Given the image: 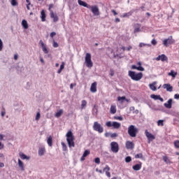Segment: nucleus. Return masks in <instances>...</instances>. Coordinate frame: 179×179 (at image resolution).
I'll return each mask as SVG.
<instances>
[{
  "instance_id": "f8f14e48",
  "label": "nucleus",
  "mask_w": 179,
  "mask_h": 179,
  "mask_svg": "<svg viewBox=\"0 0 179 179\" xmlns=\"http://www.w3.org/2000/svg\"><path fill=\"white\" fill-rule=\"evenodd\" d=\"M50 17L53 19V22L55 23H57L59 20V18L58 17V15L54 14V11L50 10Z\"/></svg>"
},
{
  "instance_id": "4468645a",
  "label": "nucleus",
  "mask_w": 179,
  "mask_h": 179,
  "mask_svg": "<svg viewBox=\"0 0 179 179\" xmlns=\"http://www.w3.org/2000/svg\"><path fill=\"white\" fill-rule=\"evenodd\" d=\"M164 106L166 107V108H171L173 106V99H169L167 103H165Z\"/></svg>"
},
{
  "instance_id": "393cba45",
  "label": "nucleus",
  "mask_w": 179,
  "mask_h": 179,
  "mask_svg": "<svg viewBox=\"0 0 179 179\" xmlns=\"http://www.w3.org/2000/svg\"><path fill=\"white\" fill-rule=\"evenodd\" d=\"M18 166L20 169H21L22 171H24V164H23V162L20 160V159H18Z\"/></svg>"
},
{
  "instance_id": "58836bf2",
  "label": "nucleus",
  "mask_w": 179,
  "mask_h": 179,
  "mask_svg": "<svg viewBox=\"0 0 179 179\" xmlns=\"http://www.w3.org/2000/svg\"><path fill=\"white\" fill-rule=\"evenodd\" d=\"M12 6H17V0H11Z\"/></svg>"
},
{
  "instance_id": "ddd939ff",
  "label": "nucleus",
  "mask_w": 179,
  "mask_h": 179,
  "mask_svg": "<svg viewBox=\"0 0 179 179\" xmlns=\"http://www.w3.org/2000/svg\"><path fill=\"white\" fill-rule=\"evenodd\" d=\"M126 148L127 149H130L131 150H132V149L135 148V144H134L131 141H127Z\"/></svg>"
},
{
  "instance_id": "dca6fc26",
  "label": "nucleus",
  "mask_w": 179,
  "mask_h": 179,
  "mask_svg": "<svg viewBox=\"0 0 179 179\" xmlns=\"http://www.w3.org/2000/svg\"><path fill=\"white\" fill-rule=\"evenodd\" d=\"M133 170L134 171H139L142 169V162H139V164H136V165L132 166Z\"/></svg>"
},
{
  "instance_id": "0e129e2a",
  "label": "nucleus",
  "mask_w": 179,
  "mask_h": 179,
  "mask_svg": "<svg viewBox=\"0 0 179 179\" xmlns=\"http://www.w3.org/2000/svg\"><path fill=\"white\" fill-rule=\"evenodd\" d=\"M174 99H176V100H179V94H176L174 95Z\"/></svg>"
},
{
  "instance_id": "5701e85b",
  "label": "nucleus",
  "mask_w": 179,
  "mask_h": 179,
  "mask_svg": "<svg viewBox=\"0 0 179 179\" xmlns=\"http://www.w3.org/2000/svg\"><path fill=\"white\" fill-rule=\"evenodd\" d=\"M22 26L23 29H29V24L27 23V20H22Z\"/></svg>"
},
{
  "instance_id": "3c124183",
  "label": "nucleus",
  "mask_w": 179,
  "mask_h": 179,
  "mask_svg": "<svg viewBox=\"0 0 179 179\" xmlns=\"http://www.w3.org/2000/svg\"><path fill=\"white\" fill-rule=\"evenodd\" d=\"M53 47L55 48H58L59 47L58 43L55 42V41H53Z\"/></svg>"
},
{
  "instance_id": "13d9d810",
  "label": "nucleus",
  "mask_w": 179,
  "mask_h": 179,
  "mask_svg": "<svg viewBox=\"0 0 179 179\" xmlns=\"http://www.w3.org/2000/svg\"><path fill=\"white\" fill-rule=\"evenodd\" d=\"M64 68H65V63L62 62L60 65V69L64 70Z\"/></svg>"
},
{
  "instance_id": "c03bdc74",
  "label": "nucleus",
  "mask_w": 179,
  "mask_h": 179,
  "mask_svg": "<svg viewBox=\"0 0 179 179\" xmlns=\"http://www.w3.org/2000/svg\"><path fill=\"white\" fill-rule=\"evenodd\" d=\"M3 49V42H2V39L0 38V51H2Z\"/></svg>"
},
{
  "instance_id": "72a5a7b5",
  "label": "nucleus",
  "mask_w": 179,
  "mask_h": 179,
  "mask_svg": "<svg viewBox=\"0 0 179 179\" xmlns=\"http://www.w3.org/2000/svg\"><path fill=\"white\" fill-rule=\"evenodd\" d=\"M169 76H172V78H176L177 76V73L174 72V71L171 70L170 73H169Z\"/></svg>"
},
{
  "instance_id": "39448f33",
  "label": "nucleus",
  "mask_w": 179,
  "mask_h": 179,
  "mask_svg": "<svg viewBox=\"0 0 179 179\" xmlns=\"http://www.w3.org/2000/svg\"><path fill=\"white\" fill-rule=\"evenodd\" d=\"M93 129L94 131L99 132V134H103V132H104V128L97 122H94Z\"/></svg>"
},
{
  "instance_id": "6e6d98bb",
  "label": "nucleus",
  "mask_w": 179,
  "mask_h": 179,
  "mask_svg": "<svg viewBox=\"0 0 179 179\" xmlns=\"http://www.w3.org/2000/svg\"><path fill=\"white\" fill-rule=\"evenodd\" d=\"M114 74H115L114 70L113 69H111L110 70V76H114Z\"/></svg>"
},
{
  "instance_id": "5fc2aeb1",
  "label": "nucleus",
  "mask_w": 179,
  "mask_h": 179,
  "mask_svg": "<svg viewBox=\"0 0 179 179\" xmlns=\"http://www.w3.org/2000/svg\"><path fill=\"white\" fill-rule=\"evenodd\" d=\"M151 44H152V45H156V44H157V41H156V39H152L151 41Z\"/></svg>"
},
{
  "instance_id": "2f4dec72",
  "label": "nucleus",
  "mask_w": 179,
  "mask_h": 179,
  "mask_svg": "<svg viewBox=\"0 0 179 179\" xmlns=\"http://www.w3.org/2000/svg\"><path fill=\"white\" fill-rule=\"evenodd\" d=\"M87 104V101H86V100H83L81 102V110H83V108L86 107Z\"/></svg>"
},
{
  "instance_id": "ea45409f",
  "label": "nucleus",
  "mask_w": 179,
  "mask_h": 179,
  "mask_svg": "<svg viewBox=\"0 0 179 179\" xmlns=\"http://www.w3.org/2000/svg\"><path fill=\"white\" fill-rule=\"evenodd\" d=\"M40 117H41V115L40 114V112H38L35 117L36 121H38V120H40Z\"/></svg>"
},
{
  "instance_id": "a211bd4d",
  "label": "nucleus",
  "mask_w": 179,
  "mask_h": 179,
  "mask_svg": "<svg viewBox=\"0 0 179 179\" xmlns=\"http://www.w3.org/2000/svg\"><path fill=\"white\" fill-rule=\"evenodd\" d=\"M90 90L92 93H96V92H97V83L94 82L92 84Z\"/></svg>"
},
{
  "instance_id": "aec40b11",
  "label": "nucleus",
  "mask_w": 179,
  "mask_h": 179,
  "mask_svg": "<svg viewBox=\"0 0 179 179\" xmlns=\"http://www.w3.org/2000/svg\"><path fill=\"white\" fill-rule=\"evenodd\" d=\"M163 87L166 89V92H173V86L170 84H164Z\"/></svg>"
},
{
  "instance_id": "a19ab883",
  "label": "nucleus",
  "mask_w": 179,
  "mask_h": 179,
  "mask_svg": "<svg viewBox=\"0 0 179 179\" xmlns=\"http://www.w3.org/2000/svg\"><path fill=\"white\" fill-rule=\"evenodd\" d=\"M174 146L176 149H179V141H174Z\"/></svg>"
},
{
  "instance_id": "bf43d9fd",
  "label": "nucleus",
  "mask_w": 179,
  "mask_h": 179,
  "mask_svg": "<svg viewBox=\"0 0 179 179\" xmlns=\"http://www.w3.org/2000/svg\"><path fill=\"white\" fill-rule=\"evenodd\" d=\"M131 10H134V12H135L136 13H138V12H139V10H141V8L132 9Z\"/></svg>"
},
{
  "instance_id": "9b49d317",
  "label": "nucleus",
  "mask_w": 179,
  "mask_h": 179,
  "mask_svg": "<svg viewBox=\"0 0 179 179\" xmlns=\"http://www.w3.org/2000/svg\"><path fill=\"white\" fill-rule=\"evenodd\" d=\"M78 3L80 6H84V8H87V9H90V8H92V6L82 0H78Z\"/></svg>"
},
{
  "instance_id": "2eb2a0df",
  "label": "nucleus",
  "mask_w": 179,
  "mask_h": 179,
  "mask_svg": "<svg viewBox=\"0 0 179 179\" xmlns=\"http://www.w3.org/2000/svg\"><path fill=\"white\" fill-rule=\"evenodd\" d=\"M151 99H153L154 100H159V101H164V99L160 96V95H156V94H151L150 95Z\"/></svg>"
},
{
  "instance_id": "8fccbe9b",
  "label": "nucleus",
  "mask_w": 179,
  "mask_h": 179,
  "mask_svg": "<svg viewBox=\"0 0 179 179\" xmlns=\"http://www.w3.org/2000/svg\"><path fill=\"white\" fill-rule=\"evenodd\" d=\"M106 127H113V123L109 121L106 123Z\"/></svg>"
},
{
  "instance_id": "37998d69",
  "label": "nucleus",
  "mask_w": 179,
  "mask_h": 179,
  "mask_svg": "<svg viewBox=\"0 0 179 179\" xmlns=\"http://www.w3.org/2000/svg\"><path fill=\"white\" fill-rule=\"evenodd\" d=\"M139 31H141V27H137L134 28V33H139Z\"/></svg>"
},
{
  "instance_id": "f704fd0d",
  "label": "nucleus",
  "mask_w": 179,
  "mask_h": 179,
  "mask_svg": "<svg viewBox=\"0 0 179 179\" xmlns=\"http://www.w3.org/2000/svg\"><path fill=\"white\" fill-rule=\"evenodd\" d=\"M135 159H143V155L142 153L136 154Z\"/></svg>"
},
{
  "instance_id": "6ab92c4d",
  "label": "nucleus",
  "mask_w": 179,
  "mask_h": 179,
  "mask_svg": "<svg viewBox=\"0 0 179 179\" xmlns=\"http://www.w3.org/2000/svg\"><path fill=\"white\" fill-rule=\"evenodd\" d=\"M19 156H20V159H22V160H30V157L26 155L23 152H20Z\"/></svg>"
},
{
  "instance_id": "f03ea898",
  "label": "nucleus",
  "mask_w": 179,
  "mask_h": 179,
  "mask_svg": "<svg viewBox=\"0 0 179 179\" xmlns=\"http://www.w3.org/2000/svg\"><path fill=\"white\" fill-rule=\"evenodd\" d=\"M129 76L132 79V80L138 82V80H141V78H143V73L141 72L136 73L135 71H129Z\"/></svg>"
},
{
  "instance_id": "338daca9",
  "label": "nucleus",
  "mask_w": 179,
  "mask_h": 179,
  "mask_svg": "<svg viewBox=\"0 0 179 179\" xmlns=\"http://www.w3.org/2000/svg\"><path fill=\"white\" fill-rule=\"evenodd\" d=\"M127 51H131V50H132V46H129L126 48Z\"/></svg>"
},
{
  "instance_id": "49530a36",
  "label": "nucleus",
  "mask_w": 179,
  "mask_h": 179,
  "mask_svg": "<svg viewBox=\"0 0 179 179\" xmlns=\"http://www.w3.org/2000/svg\"><path fill=\"white\" fill-rule=\"evenodd\" d=\"M137 71H145V68L142 67V66H137Z\"/></svg>"
},
{
  "instance_id": "412c9836",
  "label": "nucleus",
  "mask_w": 179,
  "mask_h": 179,
  "mask_svg": "<svg viewBox=\"0 0 179 179\" xmlns=\"http://www.w3.org/2000/svg\"><path fill=\"white\" fill-rule=\"evenodd\" d=\"M113 127L114 129H120V128H121V123L117 122H113Z\"/></svg>"
},
{
  "instance_id": "603ef678",
  "label": "nucleus",
  "mask_w": 179,
  "mask_h": 179,
  "mask_svg": "<svg viewBox=\"0 0 179 179\" xmlns=\"http://www.w3.org/2000/svg\"><path fill=\"white\" fill-rule=\"evenodd\" d=\"M94 162L96 164H100V159L99 157L95 158Z\"/></svg>"
},
{
  "instance_id": "6e6552de",
  "label": "nucleus",
  "mask_w": 179,
  "mask_h": 179,
  "mask_svg": "<svg viewBox=\"0 0 179 179\" xmlns=\"http://www.w3.org/2000/svg\"><path fill=\"white\" fill-rule=\"evenodd\" d=\"M145 136L148 138V143H150V142H152V141H155V139H156V137L155 136V135L152 134V133H150L149 131H148V129L145 130Z\"/></svg>"
},
{
  "instance_id": "7ed1b4c3",
  "label": "nucleus",
  "mask_w": 179,
  "mask_h": 179,
  "mask_svg": "<svg viewBox=\"0 0 179 179\" xmlns=\"http://www.w3.org/2000/svg\"><path fill=\"white\" fill-rule=\"evenodd\" d=\"M128 134L131 138H135L138 134V128L135 127L134 125H130L128 128Z\"/></svg>"
},
{
  "instance_id": "20e7f679",
  "label": "nucleus",
  "mask_w": 179,
  "mask_h": 179,
  "mask_svg": "<svg viewBox=\"0 0 179 179\" xmlns=\"http://www.w3.org/2000/svg\"><path fill=\"white\" fill-rule=\"evenodd\" d=\"M85 61L87 68H93V62H92V55L90 53H87L85 55Z\"/></svg>"
},
{
  "instance_id": "b1692460",
  "label": "nucleus",
  "mask_w": 179,
  "mask_h": 179,
  "mask_svg": "<svg viewBox=\"0 0 179 179\" xmlns=\"http://www.w3.org/2000/svg\"><path fill=\"white\" fill-rule=\"evenodd\" d=\"M149 87L153 92H156V90H157V88L156 87V82H154L152 84H150Z\"/></svg>"
},
{
  "instance_id": "c85d7f7f",
  "label": "nucleus",
  "mask_w": 179,
  "mask_h": 179,
  "mask_svg": "<svg viewBox=\"0 0 179 179\" xmlns=\"http://www.w3.org/2000/svg\"><path fill=\"white\" fill-rule=\"evenodd\" d=\"M48 146H52V136H50L47 139Z\"/></svg>"
},
{
  "instance_id": "864d4df0",
  "label": "nucleus",
  "mask_w": 179,
  "mask_h": 179,
  "mask_svg": "<svg viewBox=\"0 0 179 179\" xmlns=\"http://www.w3.org/2000/svg\"><path fill=\"white\" fill-rule=\"evenodd\" d=\"M3 110L1 111V117H5V114H6V112L5 111V108H2Z\"/></svg>"
},
{
  "instance_id": "7c9ffc66",
  "label": "nucleus",
  "mask_w": 179,
  "mask_h": 179,
  "mask_svg": "<svg viewBox=\"0 0 179 179\" xmlns=\"http://www.w3.org/2000/svg\"><path fill=\"white\" fill-rule=\"evenodd\" d=\"M160 56H161V61H162V62H164V61L169 60V58L167 57V56H166V55L162 54Z\"/></svg>"
},
{
  "instance_id": "de8ad7c7",
  "label": "nucleus",
  "mask_w": 179,
  "mask_h": 179,
  "mask_svg": "<svg viewBox=\"0 0 179 179\" xmlns=\"http://www.w3.org/2000/svg\"><path fill=\"white\" fill-rule=\"evenodd\" d=\"M114 120H119L120 121H122L123 118L122 116H115Z\"/></svg>"
},
{
  "instance_id": "4d7b16f0",
  "label": "nucleus",
  "mask_w": 179,
  "mask_h": 179,
  "mask_svg": "<svg viewBox=\"0 0 179 179\" xmlns=\"http://www.w3.org/2000/svg\"><path fill=\"white\" fill-rule=\"evenodd\" d=\"M105 173H106L107 177H108V178H110V177H111V173H110L109 171H106Z\"/></svg>"
},
{
  "instance_id": "e433bc0d",
  "label": "nucleus",
  "mask_w": 179,
  "mask_h": 179,
  "mask_svg": "<svg viewBox=\"0 0 179 179\" xmlns=\"http://www.w3.org/2000/svg\"><path fill=\"white\" fill-rule=\"evenodd\" d=\"M164 121L163 120H159L157 121V125L161 127H163L164 125Z\"/></svg>"
},
{
  "instance_id": "09e8293b",
  "label": "nucleus",
  "mask_w": 179,
  "mask_h": 179,
  "mask_svg": "<svg viewBox=\"0 0 179 179\" xmlns=\"http://www.w3.org/2000/svg\"><path fill=\"white\" fill-rule=\"evenodd\" d=\"M103 171H110V166H108V165H106V166L103 169Z\"/></svg>"
},
{
  "instance_id": "680f3d73",
  "label": "nucleus",
  "mask_w": 179,
  "mask_h": 179,
  "mask_svg": "<svg viewBox=\"0 0 179 179\" xmlns=\"http://www.w3.org/2000/svg\"><path fill=\"white\" fill-rule=\"evenodd\" d=\"M52 8H54V4L51 3L49 5V10L51 12V9H52Z\"/></svg>"
},
{
  "instance_id": "79ce46f5",
  "label": "nucleus",
  "mask_w": 179,
  "mask_h": 179,
  "mask_svg": "<svg viewBox=\"0 0 179 179\" xmlns=\"http://www.w3.org/2000/svg\"><path fill=\"white\" fill-rule=\"evenodd\" d=\"M117 100H118V101L122 102L123 100H127V98H125V96H118Z\"/></svg>"
},
{
  "instance_id": "c756f323",
  "label": "nucleus",
  "mask_w": 179,
  "mask_h": 179,
  "mask_svg": "<svg viewBox=\"0 0 179 179\" xmlns=\"http://www.w3.org/2000/svg\"><path fill=\"white\" fill-rule=\"evenodd\" d=\"M163 160L166 164H171V161L169 159V157L167 156H164Z\"/></svg>"
},
{
  "instance_id": "a878e982",
  "label": "nucleus",
  "mask_w": 179,
  "mask_h": 179,
  "mask_svg": "<svg viewBox=\"0 0 179 179\" xmlns=\"http://www.w3.org/2000/svg\"><path fill=\"white\" fill-rule=\"evenodd\" d=\"M110 113V114H115V113H117V108L115 106L111 105Z\"/></svg>"
},
{
  "instance_id": "f257e3e1",
  "label": "nucleus",
  "mask_w": 179,
  "mask_h": 179,
  "mask_svg": "<svg viewBox=\"0 0 179 179\" xmlns=\"http://www.w3.org/2000/svg\"><path fill=\"white\" fill-rule=\"evenodd\" d=\"M66 141L69 145V148H75V136H73V133L72 131H69L66 134Z\"/></svg>"
},
{
  "instance_id": "bb28decb",
  "label": "nucleus",
  "mask_w": 179,
  "mask_h": 179,
  "mask_svg": "<svg viewBox=\"0 0 179 179\" xmlns=\"http://www.w3.org/2000/svg\"><path fill=\"white\" fill-rule=\"evenodd\" d=\"M63 113H64V110L60 109L59 111H57L55 113V117H56V118H59V117L62 115Z\"/></svg>"
},
{
  "instance_id": "cd10ccee",
  "label": "nucleus",
  "mask_w": 179,
  "mask_h": 179,
  "mask_svg": "<svg viewBox=\"0 0 179 179\" xmlns=\"http://www.w3.org/2000/svg\"><path fill=\"white\" fill-rule=\"evenodd\" d=\"M134 14V10H130L128 13H125L123 14V17H129V16H132V15Z\"/></svg>"
},
{
  "instance_id": "423d86ee",
  "label": "nucleus",
  "mask_w": 179,
  "mask_h": 179,
  "mask_svg": "<svg viewBox=\"0 0 179 179\" xmlns=\"http://www.w3.org/2000/svg\"><path fill=\"white\" fill-rule=\"evenodd\" d=\"M110 149L113 153H118V152L120 150V145H118V143H117L115 141L111 142L110 143Z\"/></svg>"
},
{
  "instance_id": "473e14b6",
  "label": "nucleus",
  "mask_w": 179,
  "mask_h": 179,
  "mask_svg": "<svg viewBox=\"0 0 179 179\" xmlns=\"http://www.w3.org/2000/svg\"><path fill=\"white\" fill-rule=\"evenodd\" d=\"M62 146L63 152H66V150H68V147L66 146V144H65V143L62 142Z\"/></svg>"
},
{
  "instance_id": "0eeeda50",
  "label": "nucleus",
  "mask_w": 179,
  "mask_h": 179,
  "mask_svg": "<svg viewBox=\"0 0 179 179\" xmlns=\"http://www.w3.org/2000/svg\"><path fill=\"white\" fill-rule=\"evenodd\" d=\"M174 43H176V41L174 39H173L172 36H169L168 38L165 39L163 41V44L164 45V47H169V45H171L174 44Z\"/></svg>"
},
{
  "instance_id": "c9c22d12",
  "label": "nucleus",
  "mask_w": 179,
  "mask_h": 179,
  "mask_svg": "<svg viewBox=\"0 0 179 179\" xmlns=\"http://www.w3.org/2000/svg\"><path fill=\"white\" fill-rule=\"evenodd\" d=\"M125 162L126 163H131V162H132V157H131L130 156L126 157Z\"/></svg>"
},
{
  "instance_id": "69168bd1",
  "label": "nucleus",
  "mask_w": 179,
  "mask_h": 179,
  "mask_svg": "<svg viewBox=\"0 0 179 179\" xmlns=\"http://www.w3.org/2000/svg\"><path fill=\"white\" fill-rule=\"evenodd\" d=\"M145 45H146V43H141L139 44V47H140V48L145 47Z\"/></svg>"
},
{
  "instance_id": "f3484780",
  "label": "nucleus",
  "mask_w": 179,
  "mask_h": 179,
  "mask_svg": "<svg viewBox=\"0 0 179 179\" xmlns=\"http://www.w3.org/2000/svg\"><path fill=\"white\" fill-rule=\"evenodd\" d=\"M45 153V147L42 146L39 148L38 151V156H44Z\"/></svg>"
},
{
  "instance_id": "052dcab7",
  "label": "nucleus",
  "mask_w": 179,
  "mask_h": 179,
  "mask_svg": "<svg viewBox=\"0 0 179 179\" xmlns=\"http://www.w3.org/2000/svg\"><path fill=\"white\" fill-rule=\"evenodd\" d=\"M56 35H57V33H55V31L50 33V37L52 38V37H54V36H56Z\"/></svg>"
},
{
  "instance_id": "1a4fd4ad",
  "label": "nucleus",
  "mask_w": 179,
  "mask_h": 179,
  "mask_svg": "<svg viewBox=\"0 0 179 179\" xmlns=\"http://www.w3.org/2000/svg\"><path fill=\"white\" fill-rule=\"evenodd\" d=\"M90 9H91L92 13L96 16H99V15H100V11L99 10V7H97V6H91Z\"/></svg>"
},
{
  "instance_id": "e2e57ef3",
  "label": "nucleus",
  "mask_w": 179,
  "mask_h": 179,
  "mask_svg": "<svg viewBox=\"0 0 179 179\" xmlns=\"http://www.w3.org/2000/svg\"><path fill=\"white\" fill-rule=\"evenodd\" d=\"M145 3L142 4V6L140 8V9L142 10L143 11H144L145 10Z\"/></svg>"
},
{
  "instance_id": "774afa93",
  "label": "nucleus",
  "mask_w": 179,
  "mask_h": 179,
  "mask_svg": "<svg viewBox=\"0 0 179 179\" xmlns=\"http://www.w3.org/2000/svg\"><path fill=\"white\" fill-rule=\"evenodd\" d=\"M131 69H138V66H136V65H132Z\"/></svg>"
},
{
  "instance_id": "4be33fe9",
  "label": "nucleus",
  "mask_w": 179,
  "mask_h": 179,
  "mask_svg": "<svg viewBox=\"0 0 179 179\" xmlns=\"http://www.w3.org/2000/svg\"><path fill=\"white\" fill-rule=\"evenodd\" d=\"M45 17H47V15H45V11L44 10H42L41 12V21L45 22Z\"/></svg>"
},
{
  "instance_id": "4c0bfd02",
  "label": "nucleus",
  "mask_w": 179,
  "mask_h": 179,
  "mask_svg": "<svg viewBox=\"0 0 179 179\" xmlns=\"http://www.w3.org/2000/svg\"><path fill=\"white\" fill-rule=\"evenodd\" d=\"M89 155H90V151L86 150L84 152L83 156H84V157H87V156H89Z\"/></svg>"
},
{
  "instance_id": "9d476101",
  "label": "nucleus",
  "mask_w": 179,
  "mask_h": 179,
  "mask_svg": "<svg viewBox=\"0 0 179 179\" xmlns=\"http://www.w3.org/2000/svg\"><path fill=\"white\" fill-rule=\"evenodd\" d=\"M39 44H41V46L42 48V51L44 52V54H48L49 51L47 48V45L44 44V42H43L42 40L39 41Z\"/></svg>"
},
{
  "instance_id": "a18cd8bd",
  "label": "nucleus",
  "mask_w": 179,
  "mask_h": 179,
  "mask_svg": "<svg viewBox=\"0 0 179 179\" xmlns=\"http://www.w3.org/2000/svg\"><path fill=\"white\" fill-rule=\"evenodd\" d=\"M110 138H117V136H118V134L117 133H113L110 134Z\"/></svg>"
}]
</instances>
